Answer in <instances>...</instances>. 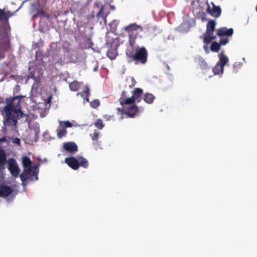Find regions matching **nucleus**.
Here are the masks:
<instances>
[{
	"label": "nucleus",
	"instance_id": "4be33fe9",
	"mask_svg": "<svg viewBox=\"0 0 257 257\" xmlns=\"http://www.w3.org/2000/svg\"><path fill=\"white\" fill-rule=\"evenodd\" d=\"M142 89L139 88H135L133 92V96L136 100H137L142 95Z\"/></svg>",
	"mask_w": 257,
	"mask_h": 257
},
{
	"label": "nucleus",
	"instance_id": "9d476101",
	"mask_svg": "<svg viewBox=\"0 0 257 257\" xmlns=\"http://www.w3.org/2000/svg\"><path fill=\"white\" fill-rule=\"evenodd\" d=\"M12 192L13 189L10 186L7 185L0 186V197H8Z\"/></svg>",
	"mask_w": 257,
	"mask_h": 257
},
{
	"label": "nucleus",
	"instance_id": "423d86ee",
	"mask_svg": "<svg viewBox=\"0 0 257 257\" xmlns=\"http://www.w3.org/2000/svg\"><path fill=\"white\" fill-rule=\"evenodd\" d=\"M206 4L208 6L207 10L210 15L214 17L220 16L221 10L219 7L215 6L213 3H211V6L208 4V1H206Z\"/></svg>",
	"mask_w": 257,
	"mask_h": 257
},
{
	"label": "nucleus",
	"instance_id": "72a5a7b5",
	"mask_svg": "<svg viewBox=\"0 0 257 257\" xmlns=\"http://www.w3.org/2000/svg\"><path fill=\"white\" fill-rule=\"evenodd\" d=\"M14 143L17 144L18 145L20 144V140L18 138H15L13 141Z\"/></svg>",
	"mask_w": 257,
	"mask_h": 257
},
{
	"label": "nucleus",
	"instance_id": "ddd939ff",
	"mask_svg": "<svg viewBox=\"0 0 257 257\" xmlns=\"http://www.w3.org/2000/svg\"><path fill=\"white\" fill-rule=\"evenodd\" d=\"M37 167L36 166H30L24 169V171L26 172L28 175L31 176H37Z\"/></svg>",
	"mask_w": 257,
	"mask_h": 257
},
{
	"label": "nucleus",
	"instance_id": "4c0bfd02",
	"mask_svg": "<svg viewBox=\"0 0 257 257\" xmlns=\"http://www.w3.org/2000/svg\"><path fill=\"white\" fill-rule=\"evenodd\" d=\"M204 49H205L206 51H207V46H204Z\"/></svg>",
	"mask_w": 257,
	"mask_h": 257
},
{
	"label": "nucleus",
	"instance_id": "f257e3e1",
	"mask_svg": "<svg viewBox=\"0 0 257 257\" xmlns=\"http://www.w3.org/2000/svg\"><path fill=\"white\" fill-rule=\"evenodd\" d=\"M20 97L21 96L9 98L7 100V104L0 107L2 114L6 117V119L4 121L6 127H16L17 118L22 117L24 115L19 106Z\"/></svg>",
	"mask_w": 257,
	"mask_h": 257
},
{
	"label": "nucleus",
	"instance_id": "6ab92c4d",
	"mask_svg": "<svg viewBox=\"0 0 257 257\" xmlns=\"http://www.w3.org/2000/svg\"><path fill=\"white\" fill-rule=\"evenodd\" d=\"M77 95H81V97L84 98V99L86 100V101H88V96L89 95V90L87 86L86 87V89L84 90L82 93H79L77 94Z\"/></svg>",
	"mask_w": 257,
	"mask_h": 257
},
{
	"label": "nucleus",
	"instance_id": "6e6552de",
	"mask_svg": "<svg viewBox=\"0 0 257 257\" xmlns=\"http://www.w3.org/2000/svg\"><path fill=\"white\" fill-rule=\"evenodd\" d=\"M124 29L129 33V35L132 36L136 35L138 32L142 31V30L140 26L135 24H131L125 27Z\"/></svg>",
	"mask_w": 257,
	"mask_h": 257
},
{
	"label": "nucleus",
	"instance_id": "58836bf2",
	"mask_svg": "<svg viewBox=\"0 0 257 257\" xmlns=\"http://www.w3.org/2000/svg\"><path fill=\"white\" fill-rule=\"evenodd\" d=\"M3 58H4V57H3V56H1V57H0V60H1V59Z\"/></svg>",
	"mask_w": 257,
	"mask_h": 257
},
{
	"label": "nucleus",
	"instance_id": "7ed1b4c3",
	"mask_svg": "<svg viewBox=\"0 0 257 257\" xmlns=\"http://www.w3.org/2000/svg\"><path fill=\"white\" fill-rule=\"evenodd\" d=\"M215 23L213 21H210L207 25L206 32L204 34V42L209 43L211 40L215 38L213 33L215 28Z\"/></svg>",
	"mask_w": 257,
	"mask_h": 257
},
{
	"label": "nucleus",
	"instance_id": "c756f323",
	"mask_svg": "<svg viewBox=\"0 0 257 257\" xmlns=\"http://www.w3.org/2000/svg\"><path fill=\"white\" fill-rule=\"evenodd\" d=\"M91 107L96 108L99 105V101L98 100H94L90 103Z\"/></svg>",
	"mask_w": 257,
	"mask_h": 257
},
{
	"label": "nucleus",
	"instance_id": "393cba45",
	"mask_svg": "<svg viewBox=\"0 0 257 257\" xmlns=\"http://www.w3.org/2000/svg\"><path fill=\"white\" fill-rule=\"evenodd\" d=\"M95 6L99 9V12L97 14V18H99L100 16H101L103 8L99 2H95Z\"/></svg>",
	"mask_w": 257,
	"mask_h": 257
},
{
	"label": "nucleus",
	"instance_id": "4468645a",
	"mask_svg": "<svg viewBox=\"0 0 257 257\" xmlns=\"http://www.w3.org/2000/svg\"><path fill=\"white\" fill-rule=\"evenodd\" d=\"M138 112V108L137 106L135 105L129 107L127 108V110H126V113L130 117H134L136 115Z\"/></svg>",
	"mask_w": 257,
	"mask_h": 257
},
{
	"label": "nucleus",
	"instance_id": "5701e85b",
	"mask_svg": "<svg viewBox=\"0 0 257 257\" xmlns=\"http://www.w3.org/2000/svg\"><path fill=\"white\" fill-rule=\"evenodd\" d=\"M6 160V156L4 150L0 149V167L4 165Z\"/></svg>",
	"mask_w": 257,
	"mask_h": 257
},
{
	"label": "nucleus",
	"instance_id": "9b49d317",
	"mask_svg": "<svg viewBox=\"0 0 257 257\" xmlns=\"http://www.w3.org/2000/svg\"><path fill=\"white\" fill-rule=\"evenodd\" d=\"M60 126L62 128L65 127H80L84 126V125H79L77 123L76 121L74 120L72 121L71 122L69 121H59Z\"/></svg>",
	"mask_w": 257,
	"mask_h": 257
},
{
	"label": "nucleus",
	"instance_id": "e433bc0d",
	"mask_svg": "<svg viewBox=\"0 0 257 257\" xmlns=\"http://www.w3.org/2000/svg\"><path fill=\"white\" fill-rule=\"evenodd\" d=\"M51 98H52V96H51L49 97L48 99V103H49L50 102Z\"/></svg>",
	"mask_w": 257,
	"mask_h": 257
},
{
	"label": "nucleus",
	"instance_id": "f8f14e48",
	"mask_svg": "<svg viewBox=\"0 0 257 257\" xmlns=\"http://www.w3.org/2000/svg\"><path fill=\"white\" fill-rule=\"evenodd\" d=\"M233 30L232 28L226 29V28H222L217 31V35L218 36H231L233 34Z\"/></svg>",
	"mask_w": 257,
	"mask_h": 257
},
{
	"label": "nucleus",
	"instance_id": "2eb2a0df",
	"mask_svg": "<svg viewBox=\"0 0 257 257\" xmlns=\"http://www.w3.org/2000/svg\"><path fill=\"white\" fill-rule=\"evenodd\" d=\"M136 100L132 96L131 97L125 98L123 97H120L119 99V101L120 104L123 105L124 104H131L135 102Z\"/></svg>",
	"mask_w": 257,
	"mask_h": 257
},
{
	"label": "nucleus",
	"instance_id": "f3484780",
	"mask_svg": "<svg viewBox=\"0 0 257 257\" xmlns=\"http://www.w3.org/2000/svg\"><path fill=\"white\" fill-rule=\"evenodd\" d=\"M78 159L79 162V167L81 166L84 168H87L88 167V162L85 158L78 156Z\"/></svg>",
	"mask_w": 257,
	"mask_h": 257
},
{
	"label": "nucleus",
	"instance_id": "a211bd4d",
	"mask_svg": "<svg viewBox=\"0 0 257 257\" xmlns=\"http://www.w3.org/2000/svg\"><path fill=\"white\" fill-rule=\"evenodd\" d=\"M155 99V97L151 93H146L144 99L148 103H151Z\"/></svg>",
	"mask_w": 257,
	"mask_h": 257
},
{
	"label": "nucleus",
	"instance_id": "b1692460",
	"mask_svg": "<svg viewBox=\"0 0 257 257\" xmlns=\"http://www.w3.org/2000/svg\"><path fill=\"white\" fill-rule=\"evenodd\" d=\"M11 15H10L9 12L6 13L4 11L0 10V21L7 19L8 17H10Z\"/></svg>",
	"mask_w": 257,
	"mask_h": 257
},
{
	"label": "nucleus",
	"instance_id": "c85d7f7f",
	"mask_svg": "<svg viewBox=\"0 0 257 257\" xmlns=\"http://www.w3.org/2000/svg\"><path fill=\"white\" fill-rule=\"evenodd\" d=\"M67 133L66 130H59L57 133L58 138H62Z\"/></svg>",
	"mask_w": 257,
	"mask_h": 257
},
{
	"label": "nucleus",
	"instance_id": "cd10ccee",
	"mask_svg": "<svg viewBox=\"0 0 257 257\" xmlns=\"http://www.w3.org/2000/svg\"><path fill=\"white\" fill-rule=\"evenodd\" d=\"M94 125L96 127L101 128L104 127L102 120L98 119L95 122Z\"/></svg>",
	"mask_w": 257,
	"mask_h": 257
},
{
	"label": "nucleus",
	"instance_id": "7c9ffc66",
	"mask_svg": "<svg viewBox=\"0 0 257 257\" xmlns=\"http://www.w3.org/2000/svg\"><path fill=\"white\" fill-rule=\"evenodd\" d=\"M98 135H99L98 133H97L96 132H94L93 134V136H92V139L93 141L97 140L98 138Z\"/></svg>",
	"mask_w": 257,
	"mask_h": 257
},
{
	"label": "nucleus",
	"instance_id": "aec40b11",
	"mask_svg": "<svg viewBox=\"0 0 257 257\" xmlns=\"http://www.w3.org/2000/svg\"><path fill=\"white\" fill-rule=\"evenodd\" d=\"M81 83L77 81H73L69 84L70 88L72 91H77L79 89Z\"/></svg>",
	"mask_w": 257,
	"mask_h": 257
},
{
	"label": "nucleus",
	"instance_id": "dca6fc26",
	"mask_svg": "<svg viewBox=\"0 0 257 257\" xmlns=\"http://www.w3.org/2000/svg\"><path fill=\"white\" fill-rule=\"evenodd\" d=\"M22 164L24 169L32 165V162L29 157L24 156L22 159Z\"/></svg>",
	"mask_w": 257,
	"mask_h": 257
},
{
	"label": "nucleus",
	"instance_id": "bb28decb",
	"mask_svg": "<svg viewBox=\"0 0 257 257\" xmlns=\"http://www.w3.org/2000/svg\"><path fill=\"white\" fill-rule=\"evenodd\" d=\"M28 173L24 171L20 174V177L23 182L26 181L28 179Z\"/></svg>",
	"mask_w": 257,
	"mask_h": 257
},
{
	"label": "nucleus",
	"instance_id": "412c9836",
	"mask_svg": "<svg viewBox=\"0 0 257 257\" xmlns=\"http://www.w3.org/2000/svg\"><path fill=\"white\" fill-rule=\"evenodd\" d=\"M116 55L117 52L115 49L109 50L107 52V57L111 60L114 59Z\"/></svg>",
	"mask_w": 257,
	"mask_h": 257
},
{
	"label": "nucleus",
	"instance_id": "ea45409f",
	"mask_svg": "<svg viewBox=\"0 0 257 257\" xmlns=\"http://www.w3.org/2000/svg\"><path fill=\"white\" fill-rule=\"evenodd\" d=\"M96 70H97V68H94V71H96Z\"/></svg>",
	"mask_w": 257,
	"mask_h": 257
},
{
	"label": "nucleus",
	"instance_id": "2f4dec72",
	"mask_svg": "<svg viewBox=\"0 0 257 257\" xmlns=\"http://www.w3.org/2000/svg\"><path fill=\"white\" fill-rule=\"evenodd\" d=\"M127 81H131L132 84H131V85H130L131 87L134 86L136 83V82L133 77L129 78L128 79H127Z\"/></svg>",
	"mask_w": 257,
	"mask_h": 257
},
{
	"label": "nucleus",
	"instance_id": "f03ea898",
	"mask_svg": "<svg viewBox=\"0 0 257 257\" xmlns=\"http://www.w3.org/2000/svg\"><path fill=\"white\" fill-rule=\"evenodd\" d=\"M219 61L213 68V72L215 75L223 73L224 66L229 60L228 57L224 55L223 51L219 54Z\"/></svg>",
	"mask_w": 257,
	"mask_h": 257
},
{
	"label": "nucleus",
	"instance_id": "39448f33",
	"mask_svg": "<svg viewBox=\"0 0 257 257\" xmlns=\"http://www.w3.org/2000/svg\"><path fill=\"white\" fill-rule=\"evenodd\" d=\"M147 52L146 49L143 47L136 49L133 58L134 59L140 60L143 63H145L147 60Z\"/></svg>",
	"mask_w": 257,
	"mask_h": 257
},
{
	"label": "nucleus",
	"instance_id": "f704fd0d",
	"mask_svg": "<svg viewBox=\"0 0 257 257\" xmlns=\"http://www.w3.org/2000/svg\"><path fill=\"white\" fill-rule=\"evenodd\" d=\"M6 141H7V139H6V137H2V138L0 139V142H5Z\"/></svg>",
	"mask_w": 257,
	"mask_h": 257
},
{
	"label": "nucleus",
	"instance_id": "20e7f679",
	"mask_svg": "<svg viewBox=\"0 0 257 257\" xmlns=\"http://www.w3.org/2000/svg\"><path fill=\"white\" fill-rule=\"evenodd\" d=\"M8 169L12 176L15 178L18 177L20 169L14 159H10L8 162Z\"/></svg>",
	"mask_w": 257,
	"mask_h": 257
},
{
	"label": "nucleus",
	"instance_id": "0eeeda50",
	"mask_svg": "<svg viewBox=\"0 0 257 257\" xmlns=\"http://www.w3.org/2000/svg\"><path fill=\"white\" fill-rule=\"evenodd\" d=\"M65 163L73 170H77L79 168V162L78 159L73 157H67L65 159Z\"/></svg>",
	"mask_w": 257,
	"mask_h": 257
},
{
	"label": "nucleus",
	"instance_id": "c9c22d12",
	"mask_svg": "<svg viewBox=\"0 0 257 257\" xmlns=\"http://www.w3.org/2000/svg\"><path fill=\"white\" fill-rule=\"evenodd\" d=\"M125 94H126V92L124 91H122V92L121 93V97L125 98L124 97L125 96Z\"/></svg>",
	"mask_w": 257,
	"mask_h": 257
},
{
	"label": "nucleus",
	"instance_id": "1a4fd4ad",
	"mask_svg": "<svg viewBox=\"0 0 257 257\" xmlns=\"http://www.w3.org/2000/svg\"><path fill=\"white\" fill-rule=\"evenodd\" d=\"M64 149L71 153H74L78 151V147L74 142H68L64 144Z\"/></svg>",
	"mask_w": 257,
	"mask_h": 257
},
{
	"label": "nucleus",
	"instance_id": "473e14b6",
	"mask_svg": "<svg viewBox=\"0 0 257 257\" xmlns=\"http://www.w3.org/2000/svg\"><path fill=\"white\" fill-rule=\"evenodd\" d=\"M228 40L227 39H221L220 41V43L221 45H225L228 43Z\"/></svg>",
	"mask_w": 257,
	"mask_h": 257
},
{
	"label": "nucleus",
	"instance_id": "a878e982",
	"mask_svg": "<svg viewBox=\"0 0 257 257\" xmlns=\"http://www.w3.org/2000/svg\"><path fill=\"white\" fill-rule=\"evenodd\" d=\"M220 49V45L217 42H213L211 46V50L213 52H217Z\"/></svg>",
	"mask_w": 257,
	"mask_h": 257
}]
</instances>
